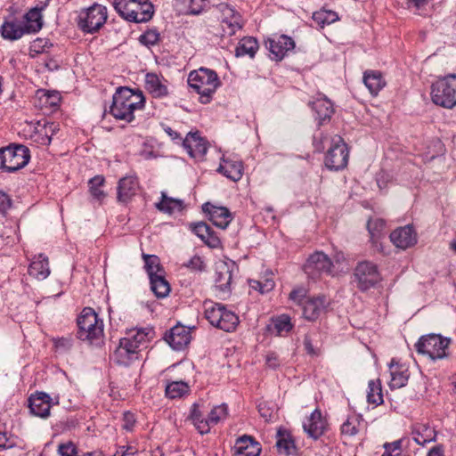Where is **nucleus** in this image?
<instances>
[{"label": "nucleus", "mask_w": 456, "mask_h": 456, "mask_svg": "<svg viewBox=\"0 0 456 456\" xmlns=\"http://www.w3.org/2000/svg\"><path fill=\"white\" fill-rule=\"evenodd\" d=\"M314 146L317 151L328 149L325 166L330 170H340L348 162V150L342 137L318 132L314 135Z\"/></svg>", "instance_id": "1"}, {"label": "nucleus", "mask_w": 456, "mask_h": 456, "mask_svg": "<svg viewBox=\"0 0 456 456\" xmlns=\"http://www.w3.org/2000/svg\"><path fill=\"white\" fill-rule=\"evenodd\" d=\"M261 444L251 436L244 435L236 439L234 456H259Z\"/></svg>", "instance_id": "19"}, {"label": "nucleus", "mask_w": 456, "mask_h": 456, "mask_svg": "<svg viewBox=\"0 0 456 456\" xmlns=\"http://www.w3.org/2000/svg\"><path fill=\"white\" fill-rule=\"evenodd\" d=\"M182 141L183 148L191 158L199 160L204 158L208 149V142L198 131L188 133Z\"/></svg>", "instance_id": "15"}, {"label": "nucleus", "mask_w": 456, "mask_h": 456, "mask_svg": "<svg viewBox=\"0 0 456 456\" xmlns=\"http://www.w3.org/2000/svg\"><path fill=\"white\" fill-rule=\"evenodd\" d=\"M220 315V321H217L215 327L226 332H232L235 330L240 322L238 315L232 311L228 310L224 305Z\"/></svg>", "instance_id": "38"}, {"label": "nucleus", "mask_w": 456, "mask_h": 456, "mask_svg": "<svg viewBox=\"0 0 456 456\" xmlns=\"http://www.w3.org/2000/svg\"><path fill=\"white\" fill-rule=\"evenodd\" d=\"M113 7L123 19L135 23L147 22L154 14L149 0H114Z\"/></svg>", "instance_id": "4"}, {"label": "nucleus", "mask_w": 456, "mask_h": 456, "mask_svg": "<svg viewBox=\"0 0 456 456\" xmlns=\"http://www.w3.org/2000/svg\"><path fill=\"white\" fill-rule=\"evenodd\" d=\"M149 340V332L144 330H136L130 331L126 337L121 338L119 342L126 349H130L138 356L142 347L146 346Z\"/></svg>", "instance_id": "23"}, {"label": "nucleus", "mask_w": 456, "mask_h": 456, "mask_svg": "<svg viewBox=\"0 0 456 456\" xmlns=\"http://www.w3.org/2000/svg\"><path fill=\"white\" fill-rule=\"evenodd\" d=\"M432 102L443 108L452 109L456 106V75L439 78L431 86Z\"/></svg>", "instance_id": "6"}, {"label": "nucleus", "mask_w": 456, "mask_h": 456, "mask_svg": "<svg viewBox=\"0 0 456 456\" xmlns=\"http://www.w3.org/2000/svg\"><path fill=\"white\" fill-rule=\"evenodd\" d=\"M135 418L132 412H125L123 415V424L122 427L124 429L127 431H131L134 426Z\"/></svg>", "instance_id": "62"}, {"label": "nucleus", "mask_w": 456, "mask_h": 456, "mask_svg": "<svg viewBox=\"0 0 456 456\" xmlns=\"http://www.w3.org/2000/svg\"><path fill=\"white\" fill-rule=\"evenodd\" d=\"M12 205V200L8 194L0 190V212L5 213Z\"/></svg>", "instance_id": "63"}, {"label": "nucleus", "mask_w": 456, "mask_h": 456, "mask_svg": "<svg viewBox=\"0 0 456 456\" xmlns=\"http://www.w3.org/2000/svg\"><path fill=\"white\" fill-rule=\"evenodd\" d=\"M187 82L189 86L200 95V101L203 104L211 101L213 94L221 86L216 72L203 67L191 71Z\"/></svg>", "instance_id": "3"}, {"label": "nucleus", "mask_w": 456, "mask_h": 456, "mask_svg": "<svg viewBox=\"0 0 456 456\" xmlns=\"http://www.w3.org/2000/svg\"><path fill=\"white\" fill-rule=\"evenodd\" d=\"M281 361L276 353H268L265 356V364L272 369H276L280 366Z\"/></svg>", "instance_id": "64"}, {"label": "nucleus", "mask_w": 456, "mask_h": 456, "mask_svg": "<svg viewBox=\"0 0 456 456\" xmlns=\"http://www.w3.org/2000/svg\"><path fill=\"white\" fill-rule=\"evenodd\" d=\"M276 436V447L280 453L289 455L295 452V444L289 433L279 429Z\"/></svg>", "instance_id": "41"}, {"label": "nucleus", "mask_w": 456, "mask_h": 456, "mask_svg": "<svg viewBox=\"0 0 456 456\" xmlns=\"http://www.w3.org/2000/svg\"><path fill=\"white\" fill-rule=\"evenodd\" d=\"M166 395L170 399L181 398L190 392L189 385L184 381H171L166 385Z\"/></svg>", "instance_id": "42"}, {"label": "nucleus", "mask_w": 456, "mask_h": 456, "mask_svg": "<svg viewBox=\"0 0 456 456\" xmlns=\"http://www.w3.org/2000/svg\"><path fill=\"white\" fill-rule=\"evenodd\" d=\"M202 209L208 213L214 225L225 229L232 221L231 213L224 207H216L209 202L203 205Z\"/></svg>", "instance_id": "20"}, {"label": "nucleus", "mask_w": 456, "mask_h": 456, "mask_svg": "<svg viewBox=\"0 0 456 456\" xmlns=\"http://www.w3.org/2000/svg\"><path fill=\"white\" fill-rule=\"evenodd\" d=\"M167 81L155 73L145 76V89L155 98H161L168 94Z\"/></svg>", "instance_id": "28"}, {"label": "nucleus", "mask_w": 456, "mask_h": 456, "mask_svg": "<svg viewBox=\"0 0 456 456\" xmlns=\"http://www.w3.org/2000/svg\"><path fill=\"white\" fill-rule=\"evenodd\" d=\"M224 308L221 303L214 302L212 300H205L203 303V312L205 318L209 322L212 326H216L217 321H220V314Z\"/></svg>", "instance_id": "40"}, {"label": "nucleus", "mask_w": 456, "mask_h": 456, "mask_svg": "<svg viewBox=\"0 0 456 456\" xmlns=\"http://www.w3.org/2000/svg\"><path fill=\"white\" fill-rule=\"evenodd\" d=\"M367 228L370 235V240L376 243L383 234L385 230V222L380 218H370L368 221Z\"/></svg>", "instance_id": "49"}, {"label": "nucleus", "mask_w": 456, "mask_h": 456, "mask_svg": "<svg viewBox=\"0 0 456 456\" xmlns=\"http://www.w3.org/2000/svg\"><path fill=\"white\" fill-rule=\"evenodd\" d=\"M389 370L391 375L390 388L397 389L406 386L410 373L405 365L399 364L395 359H392L389 363Z\"/></svg>", "instance_id": "27"}, {"label": "nucleus", "mask_w": 456, "mask_h": 456, "mask_svg": "<svg viewBox=\"0 0 456 456\" xmlns=\"http://www.w3.org/2000/svg\"><path fill=\"white\" fill-rule=\"evenodd\" d=\"M107 17V8L102 4H94L79 12L77 25L84 32L94 33L102 27Z\"/></svg>", "instance_id": "10"}, {"label": "nucleus", "mask_w": 456, "mask_h": 456, "mask_svg": "<svg viewBox=\"0 0 456 456\" xmlns=\"http://www.w3.org/2000/svg\"><path fill=\"white\" fill-rule=\"evenodd\" d=\"M363 83L372 95H377L386 86L381 73L377 70H367L363 74Z\"/></svg>", "instance_id": "36"}, {"label": "nucleus", "mask_w": 456, "mask_h": 456, "mask_svg": "<svg viewBox=\"0 0 456 456\" xmlns=\"http://www.w3.org/2000/svg\"><path fill=\"white\" fill-rule=\"evenodd\" d=\"M144 263L147 273L149 278H153L154 276H159L163 274V270L160 267L159 259L156 256H144Z\"/></svg>", "instance_id": "51"}, {"label": "nucleus", "mask_w": 456, "mask_h": 456, "mask_svg": "<svg viewBox=\"0 0 456 456\" xmlns=\"http://www.w3.org/2000/svg\"><path fill=\"white\" fill-rule=\"evenodd\" d=\"M312 109L316 112L318 124L322 125L324 121L329 120L333 112V106L330 101L322 96L311 102Z\"/></svg>", "instance_id": "34"}, {"label": "nucleus", "mask_w": 456, "mask_h": 456, "mask_svg": "<svg viewBox=\"0 0 456 456\" xmlns=\"http://www.w3.org/2000/svg\"><path fill=\"white\" fill-rule=\"evenodd\" d=\"M217 171L223 174L227 178L232 181H239L242 177L243 175V165L242 162L233 158H225L223 157L222 162L217 168Z\"/></svg>", "instance_id": "24"}, {"label": "nucleus", "mask_w": 456, "mask_h": 456, "mask_svg": "<svg viewBox=\"0 0 456 456\" xmlns=\"http://www.w3.org/2000/svg\"><path fill=\"white\" fill-rule=\"evenodd\" d=\"M450 338L437 334L422 336L415 344L419 354L428 355L432 360H439L447 357Z\"/></svg>", "instance_id": "9"}, {"label": "nucleus", "mask_w": 456, "mask_h": 456, "mask_svg": "<svg viewBox=\"0 0 456 456\" xmlns=\"http://www.w3.org/2000/svg\"><path fill=\"white\" fill-rule=\"evenodd\" d=\"M192 231L199 238L201 239V240H204L211 232V228L205 223H198L193 225Z\"/></svg>", "instance_id": "61"}, {"label": "nucleus", "mask_w": 456, "mask_h": 456, "mask_svg": "<svg viewBox=\"0 0 456 456\" xmlns=\"http://www.w3.org/2000/svg\"><path fill=\"white\" fill-rule=\"evenodd\" d=\"M357 287L364 291L374 287L380 281V274L375 264L370 261L360 262L354 273Z\"/></svg>", "instance_id": "12"}, {"label": "nucleus", "mask_w": 456, "mask_h": 456, "mask_svg": "<svg viewBox=\"0 0 456 456\" xmlns=\"http://www.w3.org/2000/svg\"><path fill=\"white\" fill-rule=\"evenodd\" d=\"M58 403V396L53 399L45 392H37L29 397L30 412L40 418H47L50 415L52 405Z\"/></svg>", "instance_id": "17"}, {"label": "nucleus", "mask_w": 456, "mask_h": 456, "mask_svg": "<svg viewBox=\"0 0 456 456\" xmlns=\"http://www.w3.org/2000/svg\"><path fill=\"white\" fill-rule=\"evenodd\" d=\"M183 266L191 272H202L205 270L206 265L201 256L194 255L187 262L183 263Z\"/></svg>", "instance_id": "53"}, {"label": "nucleus", "mask_w": 456, "mask_h": 456, "mask_svg": "<svg viewBox=\"0 0 456 456\" xmlns=\"http://www.w3.org/2000/svg\"><path fill=\"white\" fill-rule=\"evenodd\" d=\"M191 338V330L187 327L176 325L170 330L166 340L173 349L183 350L190 343Z\"/></svg>", "instance_id": "21"}, {"label": "nucleus", "mask_w": 456, "mask_h": 456, "mask_svg": "<svg viewBox=\"0 0 456 456\" xmlns=\"http://www.w3.org/2000/svg\"><path fill=\"white\" fill-rule=\"evenodd\" d=\"M158 210L167 214H173L175 211H181L183 208V202L181 200L168 197L166 192H161V200L155 204Z\"/></svg>", "instance_id": "39"}, {"label": "nucleus", "mask_w": 456, "mask_h": 456, "mask_svg": "<svg viewBox=\"0 0 456 456\" xmlns=\"http://www.w3.org/2000/svg\"><path fill=\"white\" fill-rule=\"evenodd\" d=\"M411 436L414 442L421 446L436 441V431L427 424H415L412 426Z\"/></svg>", "instance_id": "31"}, {"label": "nucleus", "mask_w": 456, "mask_h": 456, "mask_svg": "<svg viewBox=\"0 0 456 456\" xmlns=\"http://www.w3.org/2000/svg\"><path fill=\"white\" fill-rule=\"evenodd\" d=\"M60 456H77V449L72 442L60 444L58 446Z\"/></svg>", "instance_id": "58"}, {"label": "nucleus", "mask_w": 456, "mask_h": 456, "mask_svg": "<svg viewBox=\"0 0 456 456\" xmlns=\"http://www.w3.org/2000/svg\"><path fill=\"white\" fill-rule=\"evenodd\" d=\"M139 40L144 45H154L159 40V34L156 29H149L140 36Z\"/></svg>", "instance_id": "55"}, {"label": "nucleus", "mask_w": 456, "mask_h": 456, "mask_svg": "<svg viewBox=\"0 0 456 456\" xmlns=\"http://www.w3.org/2000/svg\"><path fill=\"white\" fill-rule=\"evenodd\" d=\"M307 291L305 288L300 287L294 289L289 294V299L297 305H303L305 302Z\"/></svg>", "instance_id": "59"}, {"label": "nucleus", "mask_w": 456, "mask_h": 456, "mask_svg": "<svg viewBox=\"0 0 456 456\" xmlns=\"http://www.w3.org/2000/svg\"><path fill=\"white\" fill-rule=\"evenodd\" d=\"M227 415L228 408L225 403L215 406L207 418H205L203 412L200 410V405L194 403L191 411L190 418L197 430L203 435L208 434L212 426L224 420Z\"/></svg>", "instance_id": "8"}, {"label": "nucleus", "mask_w": 456, "mask_h": 456, "mask_svg": "<svg viewBox=\"0 0 456 456\" xmlns=\"http://www.w3.org/2000/svg\"><path fill=\"white\" fill-rule=\"evenodd\" d=\"M137 358L138 356L135 355L134 352L126 349L120 342L112 354L113 361L120 365H128Z\"/></svg>", "instance_id": "46"}, {"label": "nucleus", "mask_w": 456, "mask_h": 456, "mask_svg": "<svg viewBox=\"0 0 456 456\" xmlns=\"http://www.w3.org/2000/svg\"><path fill=\"white\" fill-rule=\"evenodd\" d=\"M139 183L135 176L121 178L118 185V200L122 203L128 202L138 191Z\"/></svg>", "instance_id": "25"}, {"label": "nucleus", "mask_w": 456, "mask_h": 456, "mask_svg": "<svg viewBox=\"0 0 456 456\" xmlns=\"http://www.w3.org/2000/svg\"><path fill=\"white\" fill-rule=\"evenodd\" d=\"M29 275L42 281L50 274L48 258L43 254L38 255L30 264L28 267Z\"/></svg>", "instance_id": "35"}, {"label": "nucleus", "mask_w": 456, "mask_h": 456, "mask_svg": "<svg viewBox=\"0 0 456 456\" xmlns=\"http://www.w3.org/2000/svg\"><path fill=\"white\" fill-rule=\"evenodd\" d=\"M104 183V178L101 175H96L89 180V191L91 195L98 200H102L105 197V193L102 190Z\"/></svg>", "instance_id": "52"}, {"label": "nucleus", "mask_w": 456, "mask_h": 456, "mask_svg": "<svg viewBox=\"0 0 456 456\" xmlns=\"http://www.w3.org/2000/svg\"><path fill=\"white\" fill-rule=\"evenodd\" d=\"M149 340V332L144 330H136L130 331L126 337L121 338L119 342L126 349H130L138 356L142 347L146 346Z\"/></svg>", "instance_id": "22"}, {"label": "nucleus", "mask_w": 456, "mask_h": 456, "mask_svg": "<svg viewBox=\"0 0 456 456\" xmlns=\"http://www.w3.org/2000/svg\"><path fill=\"white\" fill-rule=\"evenodd\" d=\"M1 36L10 41L18 40L27 34L22 23L18 20H5L0 27Z\"/></svg>", "instance_id": "32"}, {"label": "nucleus", "mask_w": 456, "mask_h": 456, "mask_svg": "<svg viewBox=\"0 0 456 456\" xmlns=\"http://www.w3.org/2000/svg\"><path fill=\"white\" fill-rule=\"evenodd\" d=\"M151 289L158 297H166L170 292V286L164 275L150 279Z\"/></svg>", "instance_id": "47"}, {"label": "nucleus", "mask_w": 456, "mask_h": 456, "mask_svg": "<svg viewBox=\"0 0 456 456\" xmlns=\"http://www.w3.org/2000/svg\"><path fill=\"white\" fill-rule=\"evenodd\" d=\"M144 103L145 98L141 91L120 87L113 95L110 112L116 119L130 123L134 119V112L142 110Z\"/></svg>", "instance_id": "2"}, {"label": "nucleus", "mask_w": 456, "mask_h": 456, "mask_svg": "<svg viewBox=\"0 0 456 456\" xmlns=\"http://www.w3.org/2000/svg\"><path fill=\"white\" fill-rule=\"evenodd\" d=\"M258 49L257 41L251 37L242 38L236 47V56L249 55L254 57Z\"/></svg>", "instance_id": "45"}, {"label": "nucleus", "mask_w": 456, "mask_h": 456, "mask_svg": "<svg viewBox=\"0 0 456 456\" xmlns=\"http://www.w3.org/2000/svg\"><path fill=\"white\" fill-rule=\"evenodd\" d=\"M220 26L223 32L222 37H232L242 28V17L233 8L225 5L222 9Z\"/></svg>", "instance_id": "14"}, {"label": "nucleus", "mask_w": 456, "mask_h": 456, "mask_svg": "<svg viewBox=\"0 0 456 456\" xmlns=\"http://www.w3.org/2000/svg\"><path fill=\"white\" fill-rule=\"evenodd\" d=\"M20 22L22 23L27 34L38 32L43 26L41 10L30 9Z\"/></svg>", "instance_id": "33"}, {"label": "nucleus", "mask_w": 456, "mask_h": 456, "mask_svg": "<svg viewBox=\"0 0 456 456\" xmlns=\"http://www.w3.org/2000/svg\"><path fill=\"white\" fill-rule=\"evenodd\" d=\"M60 130L58 123L42 118L37 121L26 122L22 129L25 137L37 146H48L52 138Z\"/></svg>", "instance_id": "5"}, {"label": "nucleus", "mask_w": 456, "mask_h": 456, "mask_svg": "<svg viewBox=\"0 0 456 456\" xmlns=\"http://www.w3.org/2000/svg\"><path fill=\"white\" fill-rule=\"evenodd\" d=\"M250 288L258 290L264 294L271 291L274 288V281L272 279H265L264 282L260 281H250Z\"/></svg>", "instance_id": "56"}, {"label": "nucleus", "mask_w": 456, "mask_h": 456, "mask_svg": "<svg viewBox=\"0 0 456 456\" xmlns=\"http://www.w3.org/2000/svg\"><path fill=\"white\" fill-rule=\"evenodd\" d=\"M189 12L194 15L200 14L208 5V0H186Z\"/></svg>", "instance_id": "57"}, {"label": "nucleus", "mask_w": 456, "mask_h": 456, "mask_svg": "<svg viewBox=\"0 0 456 456\" xmlns=\"http://www.w3.org/2000/svg\"><path fill=\"white\" fill-rule=\"evenodd\" d=\"M29 157L28 149L23 145L0 149V169L15 172L28 164Z\"/></svg>", "instance_id": "11"}, {"label": "nucleus", "mask_w": 456, "mask_h": 456, "mask_svg": "<svg viewBox=\"0 0 456 456\" xmlns=\"http://www.w3.org/2000/svg\"><path fill=\"white\" fill-rule=\"evenodd\" d=\"M304 430L313 438L320 437L326 428V421L322 419L319 410H314L303 423Z\"/></svg>", "instance_id": "26"}, {"label": "nucleus", "mask_w": 456, "mask_h": 456, "mask_svg": "<svg viewBox=\"0 0 456 456\" xmlns=\"http://www.w3.org/2000/svg\"><path fill=\"white\" fill-rule=\"evenodd\" d=\"M390 240L396 248L406 249L417 243V233L411 225H405L393 231Z\"/></svg>", "instance_id": "18"}, {"label": "nucleus", "mask_w": 456, "mask_h": 456, "mask_svg": "<svg viewBox=\"0 0 456 456\" xmlns=\"http://www.w3.org/2000/svg\"><path fill=\"white\" fill-rule=\"evenodd\" d=\"M53 345L57 352L65 353L72 347L71 338H58L53 339Z\"/></svg>", "instance_id": "60"}, {"label": "nucleus", "mask_w": 456, "mask_h": 456, "mask_svg": "<svg viewBox=\"0 0 456 456\" xmlns=\"http://www.w3.org/2000/svg\"><path fill=\"white\" fill-rule=\"evenodd\" d=\"M265 45L273 55V59L281 61L289 51L294 49L295 42L286 35H273L265 41Z\"/></svg>", "instance_id": "16"}, {"label": "nucleus", "mask_w": 456, "mask_h": 456, "mask_svg": "<svg viewBox=\"0 0 456 456\" xmlns=\"http://www.w3.org/2000/svg\"><path fill=\"white\" fill-rule=\"evenodd\" d=\"M77 337L83 341L93 343L103 335V322L94 309L86 307L77 318Z\"/></svg>", "instance_id": "7"}, {"label": "nucleus", "mask_w": 456, "mask_h": 456, "mask_svg": "<svg viewBox=\"0 0 456 456\" xmlns=\"http://www.w3.org/2000/svg\"><path fill=\"white\" fill-rule=\"evenodd\" d=\"M37 96L41 102V108L55 107L61 99L57 92H48L45 90H38Z\"/></svg>", "instance_id": "50"}, {"label": "nucleus", "mask_w": 456, "mask_h": 456, "mask_svg": "<svg viewBox=\"0 0 456 456\" xmlns=\"http://www.w3.org/2000/svg\"><path fill=\"white\" fill-rule=\"evenodd\" d=\"M362 418L360 415H350L341 425V433L344 436H354L358 434L362 424Z\"/></svg>", "instance_id": "44"}, {"label": "nucleus", "mask_w": 456, "mask_h": 456, "mask_svg": "<svg viewBox=\"0 0 456 456\" xmlns=\"http://www.w3.org/2000/svg\"><path fill=\"white\" fill-rule=\"evenodd\" d=\"M367 401L374 406L383 403L382 388L379 379H371L369 381Z\"/></svg>", "instance_id": "43"}, {"label": "nucleus", "mask_w": 456, "mask_h": 456, "mask_svg": "<svg viewBox=\"0 0 456 456\" xmlns=\"http://www.w3.org/2000/svg\"><path fill=\"white\" fill-rule=\"evenodd\" d=\"M232 271L226 263H220L216 267V286L222 291H226L232 282Z\"/></svg>", "instance_id": "37"}, {"label": "nucleus", "mask_w": 456, "mask_h": 456, "mask_svg": "<svg viewBox=\"0 0 456 456\" xmlns=\"http://www.w3.org/2000/svg\"><path fill=\"white\" fill-rule=\"evenodd\" d=\"M313 20L321 27H324L325 25H330L337 21L338 20V15L331 10L321 9L320 11L314 12Z\"/></svg>", "instance_id": "48"}, {"label": "nucleus", "mask_w": 456, "mask_h": 456, "mask_svg": "<svg viewBox=\"0 0 456 456\" xmlns=\"http://www.w3.org/2000/svg\"><path fill=\"white\" fill-rule=\"evenodd\" d=\"M293 328L291 318L288 314H280L272 317L267 330L275 336H286Z\"/></svg>", "instance_id": "30"}, {"label": "nucleus", "mask_w": 456, "mask_h": 456, "mask_svg": "<svg viewBox=\"0 0 456 456\" xmlns=\"http://www.w3.org/2000/svg\"><path fill=\"white\" fill-rule=\"evenodd\" d=\"M325 306L326 298L324 297L307 298L302 305L303 315L309 321H314L320 316Z\"/></svg>", "instance_id": "29"}, {"label": "nucleus", "mask_w": 456, "mask_h": 456, "mask_svg": "<svg viewBox=\"0 0 456 456\" xmlns=\"http://www.w3.org/2000/svg\"><path fill=\"white\" fill-rule=\"evenodd\" d=\"M335 265L330 257L322 252H314L312 254L305 265V272L309 276L315 278L322 274L334 275Z\"/></svg>", "instance_id": "13"}, {"label": "nucleus", "mask_w": 456, "mask_h": 456, "mask_svg": "<svg viewBox=\"0 0 456 456\" xmlns=\"http://www.w3.org/2000/svg\"><path fill=\"white\" fill-rule=\"evenodd\" d=\"M403 439L386 443L384 444L385 452L382 456H401Z\"/></svg>", "instance_id": "54"}]
</instances>
